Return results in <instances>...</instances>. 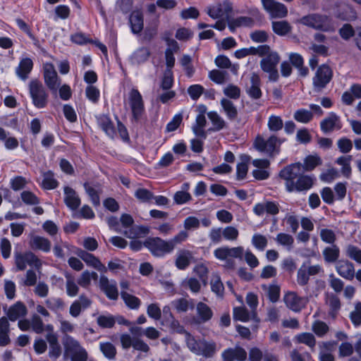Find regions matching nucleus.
<instances>
[{"label":"nucleus","mask_w":361,"mask_h":361,"mask_svg":"<svg viewBox=\"0 0 361 361\" xmlns=\"http://www.w3.org/2000/svg\"><path fill=\"white\" fill-rule=\"evenodd\" d=\"M129 23L133 34H140L143 30V15L140 11H133L129 17Z\"/></svg>","instance_id":"31"},{"label":"nucleus","mask_w":361,"mask_h":361,"mask_svg":"<svg viewBox=\"0 0 361 361\" xmlns=\"http://www.w3.org/2000/svg\"><path fill=\"white\" fill-rule=\"evenodd\" d=\"M180 65L183 66L186 75L191 78L194 73L195 68L192 63V59L189 55H183L180 61Z\"/></svg>","instance_id":"62"},{"label":"nucleus","mask_w":361,"mask_h":361,"mask_svg":"<svg viewBox=\"0 0 361 361\" xmlns=\"http://www.w3.org/2000/svg\"><path fill=\"white\" fill-rule=\"evenodd\" d=\"M150 51L147 47H141L137 49L131 56V61L134 64H140L145 62L149 57Z\"/></svg>","instance_id":"51"},{"label":"nucleus","mask_w":361,"mask_h":361,"mask_svg":"<svg viewBox=\"0 0 361 361\" xmlns=\"http://www.w3.org/2000/svg\"><path fill=\"white\" fill-rule=\"evenodd\" d=\"M98 126L110 138L114 139L116 135L114 124L111 118L106 114H101L96 117Z\"/></svg>","instance_id":"27"},{"label":"nucleus","mask_w":361,"mask_h":361,"mask_svg":"<svg viewBox=\"0 0 361 361\" xmlns=\"http://www.w3.org/2000/svg\"><path fill=\"white\" fill-rule=\"evenodd\" d=\"M44 80L47 88L53 94H56L61 84V79L59 77L54 66L51 63H45L43 65Z\"/></svg>","instance_id":"9"},{"label":"nucleus","mask_w":361,"mask_h":361,"mask_svg":"<svg viewBox=\"0 0 361 361\" xmlns=\"http://www.w3.org/2000/svg\"><path fill=\"white\" fill-rule=\"evenodd\" d=\"M240 159L241 162L238 163L236 166V179L238 180H243L246 177L250 157L247 154H242Z\"/></svg>","instance_id":"42"},{"label":"nucleus","mask_w":361,"mask_h":361,"mask_svg":"<svg viewBox=\"0 0 361 361\" xmlns=\"http://www.w3.org/2000/svg\"><path fill=\"white\" fill-rule=\"evenodd\" d=\"M193 258L192 252L188 250H179L176 255L175 265L180 270L186 269Z\"/></svg>","instance_id":"29"},{"label":"nucleus","mask_w":361,"mask_h":361,"mask_svg":"<svg viewBox=\"0 0 361 361\" xmlns=\"http://www.w3.org/2000/svg\"><path fill=\"white\" fill-rule=\"evenodd\" d=\"M99 286L101 290L105 293L106 297L113 300L118 298V291L116 281H109L105 276H101L99 279Z\"/></svg>","instance_id":"25"},{"label":"nucleus","mask_w":361,"mask_h":361,"mask_svg":"<svg viewBox=\"0 0 361 361\" xmlns=\"http://www.w3.org/2000/svg\"><path fill=\"white\" fill-rule=\"evenodd\" d=\"M322 160L317 154L308 155L304 159L303 164H302V173L305 171H312L317 166L322 165Z\"/></svg>","instance_id":"41"},{"label":"nucleus","mask_w":361,"mask_h":361,"mask_svg":"<svg viewBox=\"0 0 361 361\" xmlns=\"http://www.w3.org/2000/svg\"><path fill=\"white\" fill-rule=\"evenodd\" d=\"M191 350L198 355H203L204 357H212L216 351V345L214 342L201 341L195 343Z\"/></svg>","instance_id":"22"},{"label":"nucleus","mask_w":361,"mask_h":361,"mask_svg":"<svg viewBox=\"0 0 361 361\" xmlns=\"http://www.w3.org/2000/svg\"><path fill=\"white\" fill-rule=\"evenodd\" d=\"M99 349L105 357L111 360H115L117 351L113 343L110 342L100 343Z\"/></svg>","instance_id":"53"},{"label":"nucleus","mask_w":361,"mask_h":361,"mask_svg":"<svg viewBox=\"0 0 361 361\" xmlns=\"http://www.w3.org/2000/svg\"><path fill=\"white\" fill-rule=\"evenodd\" d=\"M264 9L269 14L270 18H283L288 16V8L282 3L275 0H261Z\"/></svg>","instance_id":"12"},{"label":"nucleus","mask_w":361,"mask_h":361,"mask_svg":"<svg viewBox=\"0 0 361 361\" xmlns=\"http://www.w3.org/2000/svg\"><path fill=\"white\" fill-rule=\"evenodd\" d=\"M285 139L281 140L275 135H271L267 139L258 135L253 142L254 148L259 152L266 154L269 157H274L280 152L281 144Z\"/></svg>","instance_id":"4"},{"label":"nucleus","mask_w":361,"mask_h":361,"mask_svg":"<svg viewBox=\"0 0 361 361\" xmlns=\"http://www.w3.org/2000/svg\"><path fill=\"white\" fill-rule=\"evenodd\" d=\"M273 32L279 36H286L292 30V26L287 20L272 21Z\"/></svg>","instance_id":"40"},{"label":"nucleus","mask_w":361,"mask_h":361,"mask_svg":"<svg viewBox=\"0 0 361 361\" xmlns=\"http://www.w3.org/2000/svg\"><path fill=\"white\" fill-rule=\"evenodd\" d=\"M197 313L202 322L209 321L213 316V312L211 308L207 304L202 302H198L197 305Z\"/></svg>","instance_id":"50"},{"label":"nucleus","mask_w":361,"mask_h":361,"mask_svg":"<svg viewBox=\"0 0 361 361\" xmlns=\"http://www.w3.org/2000/svg\"><path fill=\"white\" fill-rule=\"evenodd\" d=\"M353 159L351 155L341 156L336 159L335 163L341 166V172L342 175L346 178H350L352 174V168L350 162Z\"/></svg>","instance_id":"38"},{"label":"nucleus","mask_w":361,"mask_h":361,"mask_svg":"<svg viewBox=\"0 0 361 361\" xmlns=\"http://www.w3.org/2000/svg\"><path fill=\"white\" fill-rule=\"evenodd\" d=\"M9 333L10 324L8 318L2 317L0 318V346H6L11 343Z\"/></svg>","instance_id":"36"},{"label":"nucleus","mask_w":361,"mask_h":361,"mask_svg":"<svg viewBox=\"0 0 361 361\" xmlns=\"http://www.w3.org/2000/svg\"><path fill=\"white\" fill-rule=\"evenodd\" d=\"M268 128L271 132H278L283 127L282 118L279 116L271 115L267 123Z\"/></svg>","instance_id":"57"},{"label":"nucleus","mask_w":361,"mask_h":361,"mask_svg":"<svg viewBox=\"0 0 361 361\" xmlns=\"http://www.w3.org/2000/svg\"><path fill=\"white\" fill-rule=\"evenodd\" d=\"M78 255L87 265L92 267L99 271H106V267L92 254L85 250H80Z\"/></svg>","instance_id":"32"},{"label":"nucleus","mask_w":361,"mask_h":361,"mask_svg":"<svg viewBox=\"0 0 361 361\" xmlns=\"http://www.w3.org/2000/svg\"><path fill=\"white\" fill-rule=\"evenodd\" d=\"M49 343V356L51 359L57 360L61 355V347L58 341V336L53 332H49L46 336Z\"/></svg>","instance_id":"28"},{"label":"nucleus","mask_w":361,"mask_h":361,"mask_svg":"<svg viewBox=\"0 0 361 361\" xmlns=\"http://www.w3.org/2000/svg\"><path fill=\"white\" fill-rule=\"evenodd\" d=\"M9 135L8 132L0 127V140L4 142V146L7 149L13 150L18 147V140Z\"/></svg>","instance_id":"45"},{"label":"nucleus","mask_w":361,"mask_h":361,"mask_svg":"<svg viewBox=\"0 0 361 361\" xmlns=\"http://www.w3.org/2000/svg\"><path fill=\"white\" fill-rule=\"evenodd\" d=\"M171 305L178 312H185L188 310H193L195 308V303L192 299L187 300L183 298L173 300Z\"/></svg>","instance_id":"43"},{"label":"nucleus","mask_w":361,"mask_h":361,"mask_svg":"<svg viewBox=\"0 0 361 361\" xmlns=\"http://www.w3.org/2000/svg\"><path fill=\"white\" fill-rule=\"evenodd\" d=\"M97 323L101 328L111 329L116 324V319L114 316L111 314L99 315L97 319Z\"/></svg>","instance_id":"54"},{"label":"nucleus","mask_w":361,"mask_h":361,"mask_svg":"<svg viewBox=\"0 0 361 361\" xmlns=\"http://www.w3.org/2000/svg\"><path fill=\"white\" fill-rule=\"evenodd\" d=\"M300 23L314 30L325 32H334L336 30L333 19L325 14L310 13L302 17Z\"/></svg>","instance_id":"3"},{"label":"nucleus","mask_w":361,"mask_h":361,"mask_svg":"<svg viewBox=\"0 0 361 361\" xmlns=\"http://www.w3.org/2000/svg\"><path fill=\"white\" fill-rule=\"evenodd\" d=\"M325 304L328 307V314L332 319H336L341 308V302L338 295L333 293L325 294Z\"/></svg>","instance_id":"24"},{"label":"nucleus","mask_w":361,"mask_h":361,"mask_svg":"<svg viewBox=\"0 0 361 361\" xmlns=\"http://www.w3.org/2000/svg\"><path fill=\"white\" fill-rule=\"evenodd\" d=\"M244 248L242 246L228 247H221L214 251L215 257L220 260H226L228 257L243 259Z\"/></svg>","instance_id":"19"},{"label":"nucleus","mask_w":361,"mask_h":361,"mask_svg":"<svg viewBox=\"0 0 361 361\" xmlns=\"http://www.w3.org/2000/svg\"><path fill=\"white\" fill-rule=\"evenodd\" d=\"M189 237L188 232L180 231L173 238L164 240L160 237H149L144 241V247L157 257H163L173 252L178 245L187 240Z\"/></svg>","instance_id":"2"},{"label":"nucleus","mask_w":361,"mask_h":361,"mask_svg":"<svg viewBox=\"0 0 361 361\" xmlns=\"http://www.w3.org/2000/svg\"><path fill=\"white\" fill-rule=\"evenodd\" d=\"M92 303V300L87 295L82 294L79 296L78 299L75 300L71 305L69 314L73 317L77 318L82 312L88 309Z\"/></svg>","instance_id":"21"},{"label":"nucleus","mask_w":361,"mask_h":361,"mask_svg":"<svg viewBox=\"0 0 361 361\" xmlns=\"http://www.w3.org/2000/svg\"><path fill=\"white\" fill-rule=\"evenodd\" d=\"M354 306V310L350 313L349 318L353 325L358 327L361 326V302H355Z\"/></svg>","instance_id":"55"},{"label":"nucleus","mask_w":361,"mask_h":361,"mask_svg":"<svg viewBox=\"0 0 361 361\" xmlns=\"http://www.w3.org/2000/svg\"><path fill=\"white\" fill-rule=\"evenodd\" d=\"M310 276L308 269H306V264L303 263L297 273V282L298 285L300 286H306L309 282Z\"/></svg>","instance_id":"59"},{"label":"nucleus","mask_w":361,"mask_h":361,"mask_svg":"<svg viewBox=\"0 0 361 361\" xmlns=\"http://www.w3.org/2000/svg\"><path fill=\"white\" fill-rule=\"evenodd\" d=\"M59 181L54 178V173L49 171L44 173L41 186L44 190H54L59 186Z\"/></svg>","instance_id":"48"},{"label":"nucleus","mask_w":361,"mask_h":361,"mask_svg":"<svg viewBox=\"0 0 361 361\" xmlns=\"http://www.w3.org/2000/svg\"><path fill=\"white\" fill-rule=\"evenodd\" d=\"M345 255L358 264H361V249L354 245H348L346 247Z\"/></svg>","instance_id":"60"},{"label":"nucleus","mask_w":361,"mask_h":361,"mask_svg":"<svg viewBox=\"0 0 361 361\" xmlns=\"http://www.w3.org/2000/svg\"><path fill=\"white\" fill-rule=\"evenodd\" d=\"M279 177L286 180V189L288 192L305 193L313 187L316 180L313 176L302 173L300 162L285 166L280 171Z\"/></svg>","instance_id":"1"},{"label":"nucleus","mask_w":361,"mask_h":361,"mask_svg":"<svg viewBox=\"0 0 361 361\" xmlns=\"http://www.w3.org/2000/svg\"><path fill=\"white\" fill-rule=\"evenodd\" d=\"M63 193L66 205L71 210L78 209L81 204V200L76 191L69 186H64Z\"/></svg>","instance_id":"26"},{"label":"nucleus","mask_w":361,"mask_h":361,"mask_svg":"<svg viewBox=\"0 0 361 361\" xmlns=\"http://www.w3.org/2000/svg\"><path fill=\"white\" fill-rule=\"evenodd\" d=\"M4 310L8 322H16L25 318L28 312L26 305L21 301H17L8 309H6V307H4Z\"/></svg>","instance_id":"17"},{"label":"nucleus","mask_w":361,"mask_h":361,"mask_svg":"<svg viewBox=\"0 0 361 361\" xmlns=\"http://www.w3.org/2000/svg\"><path fill=\"white\" fill-rule=\"evenodd\" d=\"M64 345L65 352L71 355V361H87V353L78 341L72 337H68Z\"/></svg>","instance_id":"10"},{"label":"nucleus","mask_w":361,"mask_h":361,"mask_svg":"<svg viewBox=\"0 0 361 361\" xmlns=\"http://www.w3.org/2000/svg\"><path fill=\"white\" fill-rule=\"evenodd\" d=\"M20 198L27 205H37L40 202L39 198L30 190H24L20 193Z\"/></svg>","instance_id":"58"},{"label":"nucleus","mask_w":361,"mask_h":361,"mask_svg":"<svg viewBox=\"0 0 361 361\" xmlns=\"http://www.w3.org/2000/svg\"><path fill=\"white\" fill-rule=\"evenodd\" d=\"M283 301L286 307L294 312H300L307 305V297L299 296L295 292L289 291L283 296Z\"/></svg>","instance_id":"13"},{"label":"nucleus","mask_w":361,"mask_h":361,"mask_svg":"<svg viewBox=\"0 0 361 361\" xmlns=\"http://www.w3.org/2000/svg\"><path fill=\"white\" fill-rule=\"evenodd\" d=\"M333 78V71L326 64L319 66L312 78L313 90L315 92H321L327 85L331 82Z\"/></svg>","instance_id":"6"},{"label":"nucleus","mask_w":361,"mask_h":361,"mask_svg":"<svg viewBox=\"0 0 361 361\" xmlns=\"http://www.w3.org/2000/svg\"><path fill=\"white\" fill-rule=\"evenodd\" d=\"M342 127L341 117L334 112L329 113L328 116L320 122V129L324 134L339 130Z\"/></svg>","instance_id":"16"},{"label":"nucleus","mask_w":361,"mask_h":361,"mask_svg":"<svg viewBox=\"0 0 361 361\" xmlns=\"http://www.w3.org/2000/svg\"><path fill=\"white\" fill-rule=\"evenodd\" d=\"M252 211L258 216H262L265 214L268 216H276L279 213L280 204L276 201L265 200L257 203Z\"/></svg>","instance_id":"15"},{"label":"nucleus","mask_w":361,"mask_h":361,"mask_svg":"<svg viewBox=\"0 0 361 361\" xmlns=\"http://www.w3.org/2000/svg\"><path fill=\"white\" fill-rule=\"evenodd\" d=\"M312 331L318 337H323L329 331V327L324 322L317 320L312 324Z\"/></svg>","instance_id":"63"},{"label":"nucleus","mask_w":361,"mask_h":361,"mask_svg":"<svg viewBox=\"0 0 361 361\" xmlns=\"http://www.w3.org/2000/svg\"><path fill=\"white\" fill-rule=\"evenodd\" d=\"M29 244L30 248L34 250H41L44 252H49L51 250L50 240L39 235H31Z\"/></svg>","instance_id":"30"},{"label":"nucleus","mask_w":361,"mask_h":361,"mask_svg":"<svg viewBox=\"0 0 361 361\" xmlns=\"http://www.w3.org/2000/svg\"><path fill=\"white\" fill-rule=\"evenodd\" d=\"M15 264L17 271H23L26 269L27 264L33 266L36 269L42 267L40 259L32 252L15 254Z\"/></svg>","instance_id":"11"},{"label":"nucleus","mask_w":361,"mask_h":361,"mask_svg":"<svg viewBox=\"0 0 361 361\" xmlns=\"http://www.w3.org/2000/svg\"><path fill=\"white\" fill-rule=\"evenodd\" d=\"M262 289L266 292L267 296L271 302H276L279 300L281 288L276 283H271L269 286L262 285Z\"/></svg>","instance_id":"46"},{"label":"nucleus","mask_w":361,"mask_h":361,"mask_svg":"<svg viewBox=\"0 0 361 361\" xmlns=\"http://www.w3.org/2000/svg\"><path fill=\"white\" fill-rule=\"evenodd\" d=\"M313 112L305 109H299L293 114V118L298 122L307 123L313 118Z\"/></svg>","instance_id":"52"},{"label":"nucleus","mask_w":361,"mask_h":361,"mask_svg":"<svg viewBox=\"0 0 361 361\" xmlns=\"http://www.w3.org/2000/svg\"><path fill=\"white\" fill-rule=\"evenodd\" d=\"M85 192L89 196L90 201L94 207L100 205V190L97 189L95 187L91 185L88 182H85L83 184Z\"/></svg>","instance_id":"47"},{"label":"nucleus","mask_w":361,"mask_h":361,"mask_svg":"<svg viewBox=\"0 0 361 361\" xmlns=\"http://www.w3.org/2000/svg\"><path fill=\"white\" fill-rule=\"evenodd\" d=\"M161 318V325L169 328L170 330L177 333H182L184 331L183 326L180 325L178 320L175 319L169 306L166 305L163 307Z\"/></svg>","instance_id":"18"},{"label":"nucleus","mask_w":361,"mask_h":361,"mask_svg":"<svg viewBox=\"0 0 361 361\" xmlns=\"http://www.w3.org/2000/svg\"><path fill=\"white\" fill-rule=\"evenodd\" d=\"M128 104L131 109L133 119L138 121L145 111L142 96L136 88H132L128 93Z\"/></svg>","instance_id":"7"},{"label":"nucleus","mask_w":361,"mask_h":361,"mask_svg":"<svg viewBox=\"0 0 361 361\" xmlns=\"http://www.w3.org/2000/svg\"><path fill=\"white\" fill-rule=\"evenodd\" d=\"M28 89L32 104L37 109L45 108L49 103V92L42 82L37 79L32 80Z\"/></svg>","instance_id":"5"},{"label":"nucleus","mask_w":361,"mask_h":361,"mask_svg":"<svg viewBox=\"0 0 361 361\" xmlns=\"http://www.w3.org/2000/svg\"><path fill=\"white\" fill-rule=\"evenodd\" d=\"M322 255L326 263L333 264L336 262L339 259L340 249L336 244H333L326 247L323 250Z\"/></svg>","instance_id":"37"},{"label":"nucleus","mask_w":361,"mask_h":361,"mask_svg":"<svg viewBox=\"0 0 361 361\" xmlns=\"http://www.w3.org/2000/svg\"><path fill=\"white\" fill-rule=\"evenodd\" d=\"M33 62L30 58H24L20 61L18 66L16 69V73L23 80H25L32 71Z\"/></svg>","instance_id":"34"},{"label":"nucleus","mask_w":361,"mask_h":361,"mask_svg":"<svg viewBox=\"0 0 361 361\" xmlns=\"http://www.w3.org/2000/svg\"><path fill=\"white\" fill-rule=\"evenodd\" d=\"M268 243L267 238L266 236L259 234L255 233L253 235L252 238V245L257 250L260 251H263L267 247Z\"/></svg>","instance_id":"64"},{"label":"nucleus","mask_w":361,"mask_h":361,"mask_svg":"<svg viewBox=\"0 0 361 361\" xmlns=\"http://www.w3.org/2000/svg\"><path fill=\"white\" fill-rule=\"evenodd\" d=\"M338 274L347 280H352L355 276V267L350 261L341 262L336 267Z\"/></svg>","instance_id":"35"},{"label":"nucleus","mask_w":361,"mask_h":361,"mask_svg":"<svg viewBox=\"0 0 361 361\" xmlns=\"http://www.w3.org/2000/svg\"><path fill=\"white\" fill-rule=\"evenodd\" d=\"M207 116L213 125V127L208 130L209 131L217 132L226 127L225 121L217 114V112L209 111L207 113Z\"/></svg>","instance_id":"44"},{"label":"nucleus","mask_w":361,"mask_h":361,"mask_svg":"<svg viewBox=\"0 0 361 361\" xmlns=\"http://www.w3.org/2000/svg\"><path fill=\"white\" fill-rule=\"evenodd\" d=\"M335 17L342 20H352L356 18V12L350 6L341 4L337 6V9L335 11Z\"/></svg>","instance_id":"33"},{"label":"nucleus","mask_w":361,"mask_h":361,"mask_svg":"<svg viewBox=\"0 0 361 361\" xmlns=\"http://www.w3.org/2000/svg\"><path fill=\"white\" fill-rule=\"evenodd\" d=\"M47 308L53 312L63 310L65 307L64 301L60 298H50L45 300Z\"/></svg>","instance_id":"56"},{"label":"nucleus","mask_w":361,"mask_h":361,"mask_svg":"<svg viewBox=\"0 0 361 361\" xmlns=\"http://www.w3.org/2000/svg\"><path fill=\"white\" fill-rule=\"evenodd\" d=\"M261 79L256 73H252L250 77V84L245 87V92L252 100H258L262 96L261 90Z\"/></svg>","instance_id":"23"},{"label":"nucleus","mask_w":361,"mask_h":361,"mask_svg":"<svg viewBox=\"0 0 361 361\" xmlns=\"http://www.w3.org/2000/svg\"><path fill=\"white\" fill-rule=\"evenodd\" d=\"M121 297L128 307L132 310H137L141 305V300L137 297L126 291H121Z\"/></svg>","instance_id":"49"},{"label":"nucleus","mask_w":361,"mask_h":361,"mask_svg":"<svg viewBox=\"0 0 361 361\" xmlns=\"http://www.w3.org/2000/svg\"><path fill=\"white\" fill-rule=\"evenodd\" d=\"M221 105L228 120L234 121L237 118L238 109L233 102L226 98H223L221 100Z\"/></svg>","instance_id":"39"},{"label":"nucleus","mask_w":361,"mask_h":361,"mask_svg":"<svg viewBox=\"0 0 361 361\" xmlns=\"http://www.w3.org/2000/svg\"><path fill=\"white\" fill-rule=\"evenodd\" d=\"M233 10L228 1L216 3L207 8V13L213 19L228 18Z\"/></svg>","instance_id":"14"},{"label":"nucleus","mask_w":361,"mask_h":361,"mask_svg":"<svg viewBox=\"0 0 361 361\" xmlns=\"http://www.w3.org/2000/svg\"><path fill=\"white\" fill-rule=\"evenodd\" d=\"M280 60L279 54L276 51H272L260 61L261 69L269 73V79L271 81H276L279 78L277 65Z\"/></svg>","instance_id":"8"},{"label":"nucleus","mask_w":361,"mask_h":361,"mask_svg":"<svg viewBox=\"0 0 361 361\" xmlns=\"http://www.w3.org/2000/svg\"><path fill=\"white\" fill-rule=\"evenodd\" d=\"M250 312L245 307H235L233 308V319L243 322L250 320Z\"/></svg>","instance_id":"61"},{"label":"nucleus","mask_w":361,"mask_h":361,"mask_svg":"<svg viewBox=\"0 0 361 361\" xmlns=\"http://www.w3.org/2000/svg\"><path fill=\"white\" fill-rule=\"evenodd\" d=\"M247 356L246 350L240 345L228 348L221 353L222 361H245Z\"/></svg>","instance_id":"20"}]
</instances>
